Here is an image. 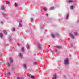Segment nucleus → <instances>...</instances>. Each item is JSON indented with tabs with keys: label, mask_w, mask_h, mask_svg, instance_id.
<instances>
[{
	"label": "nucleus",
	"mask_w": 79,
	"mask_h": 79,
	"mask_svg": "<svg viewBox=\"0 0 79 79\" xmlns=\"http://www.w3.org/2000/svg\"><path fill=\"white\" fill-rule=\"evenodd\" d=\"M21 50H22V51H24V47L22 48Z\"/></svg>",
	"instance_id": "nucleus-23"
},
{
	"label": "nucleus",
	"mask_w": 79,
	"mask_h": 79,
	"mask_svg": "<svg viewBox=\"0 0 79 79\" xmlns=\"http://www.w3.org/2000/svg\"><path fill=\"white\" fill-rule=\"evenodd\" d=\"M17 45H19V44H17Z\"/></svg>",
	"instance_id": "nucleus-33"
},
{
	"label": "nucleus",
	"mask_w": 79,
	"mask_h": 79,
	"mask_svg": "<svg viewBox=\"0 0 79 79\" xmlns=\"http://www.w3.org/2000/svg\"><path fill=\"white\" fill-rule=\"evenodd\" d=\"M0 9L1 10H5V7L3 6H1Z\"/></svg>",
	"instance_id": "nucleus-2"
},
{
	"label": "nucleus",
	"mask_w": 79,
	"mask_h": 79,
	"mask_svg": "<svg viewBox=\"0 0 79 79\" xmlns=\"http://www.w3.org/2000/svg\"><path fill=\"white\" fill-rule=\"evenodd\" d=\"M6 4H9V3H10V2H9V1H6Z\"/></svg>",
	"instance_id": "nucleus-19"
},
{
	"label": "nucleus",
	"mask_w": 79,
	"mask_h": 79,
	"mask_svg": "<svg viewBox=\"0 0 79 79\" xmlns=\"http://www.w3.org/2000/svg\"><path fill=\"white\" fill-rule=\"evenodd\" d=\"M30 19L31 20V21H33V19L31 18Z\"/></svg>",
	"instance_id": "nucleus-25"
},
{
	"label": "nucleus",
	"mask_w": 79,
	"mask_h": 79,
	"mask_svg": "<svg viewBox=\"0 0 79 79\" xmlns=\"http://www.w3.org/2000/svg\"><path fill=\"white\" fill-rule=\"evenodd\" d=\"M23 66L24 68H26V65L25 64H23Z\"/></svg>",
	"instance_id": "nucleus-22"
},
{
	"label": "nucleus",
	"mask_w": 79,
	"mask_h": 79,
	"mask_svg": "<svg viewBox=\"0 0 79 79\" xmlns=\"http://www.w3.org/2000/svg\"><path fill=\"white\" fill-rule=\"evenodd\" d=\"M77 33L76 32H75L74 33V35H77Z\"/></svg>",
	"instance_id": "nucleus-14"
},
{
	"label": "nucleus",
	"mask_w": 79,
	"mask_h": 79,
	"mask_svg": "<svg viewBox=\"0 0 79 79\" xmlns=\"http://www.w3.org/2000/svg\"><path fill=\"white\" fill-rule=\"evenodd\" d=\"M64 64H68V59H66L64 61Z\"/></svg>",
	"instance_id": "nucleus-1"
},
{
	"label": "nucleus",
	"mask_w": 79,
	"mask_h": 79,
	"mask_svg": "<svg viewBox=\"0 0 79 79\" xmlns=\"http://www.w3.org/2000/svg\"><path fill=\"white\" fill-rule=\"evenodd\" d=\"M9 65H10V64H8Z\"/></svg>",
	"instance_id": "nucleus-35"
},
{
	"label": "nucleus",
	"mask_w": 79,
	"mask_h": 79,
	"mask_svg": "<svg viewBox=\"0 0 79 79\" xmlns=\"http://www.w3.org/2000/svg\"><path fill=\"white\" fill-rule=\"evenodd\" d=\"M1 24H2L3 23V22H1Z\"/></svg>",
	"instance_id": "nucleus-31"
},
{
	"label": "nucleus",
	"mask_w": 79,
	"mask_h": 79,
	"mask_svg": "<svg viewBox=\"0 0 79 79\" xmlns=\"http://www.w3.org/2000/svg\"><path fill=\"white\" fill-rule=\"evenodd\" d=\"M15 7H17V6H18V5H17V4L15 3Z\"/></svg>",
	"instance_id": "nucleus-18"
},
{
	"label": "nucleus",
	"mask_w": 79,
	"mask_h": 79,
	"mask_svg": "<svg viewBox=\"0 0 79 79\" xmlns=\"http://www.w3.org/2000/svg\"><path fill=\"white\" fill-rule=\"evenodd\" d=\"M37 44L38 45V48H41V45L40 44V43H38Z\"/></svg>",
	"instance_id": "nucleus-3"
},
{
	"label": "nucleus",
	"mask_w": 79,
	"mask_h": 79,
	"mask_svg": "<svg viewBox=\"0 0 79 79\" xmlns=\"http://www.w3.org/2000/svg\"><path fill=\"white\" fill-rule=\"evenodd\" d=\"M10 63H12V62H13V60L12 59V58H10Z\"/></svg>",
	"instance_id": "nucleus-5"
},
{
	"label": "nucleus",
	"mask_w": 79,
	"mask_h": 79,
	"mask_svg": "<svg viewBox=\"0 0 79 79\" xmlns=\"http://www.w3.org/2000/svg\"><path fill=\"white\" fill-rule=\"evenodd\" d=\"M4 34H7V33L6 32V31L4 30Z\"/></svg>",
	"instance_id": "nucleus-15"
},
{
	"label": "nucleus",
	"mask_w": 79,
	"mask_h": 79,
	"mask_svg": "<svg viewBox=\"0 0 79 79\" xmlns=\"http://www.w3.org/2000/svg\"><path fill=\"white\" fill-rule=\"evenodd\" d=\"M15 28H13V31H15Z\"/></svg>",
	"instance_id": "nucleus-30"
},
{
	"label": "nucleus",
	"mask_w": 79,
	"mask_h": 79,
	"mask_svg": "<svg viewBox=\"0 0 79 79\" xmlns=\"http://www.w3.org/2000/svg\"><path fill=\"white\" fill-rule=\"evenodd\" d=\"M19 27H21V26H22V25L21 23H20L19 25Z\"/></svg>",
	"instance_id": "nucleus-20"
},
{
	"label": "nucleus",
	"mask_w": 79,
	"mask_h": 79,
	"mask_svg": "<svg viewBox=\"0 0 79 79\" xmlns=\"http://www.w3.org/2000/svg\"><path fill=\"white\" fill-rule=\"evenodd\" d=\"M61 47L60 46H56V48H60Z\"/></svg>",
	"instance_id": "nucleus-7"
},
{
	"label": "nucleus",
	"mask_w": 79,
	"mask_h": 79,
	"mask_svg": "<svg viewBox=\"0 0 79 79\" xmlns=\"http://www.w3.org/2000/svg\"><path fill=\"white\" fill-rule=\"evenodd\" d=\"M68 16H69V14H67L66 17V19H68Z\"/></svg>",
	"instance_id": "nucleus-13"
},
{
	"label": "nucleus",
	"mask_w": 79,
	"mask_h": 79,
	"mask_svg": "<svg viewBox=\"0 0 79 79\" xmlns=\"http://www.w3.org/2000/svg\"><path fill=\"white\" fill-rule=\"evenodd\" d=\"M51 36H52L53 38H54V37H55V35L53 34H51Z\"/></svg>",
	"instance_id": "nucleus-11"
},
{
	"label": "nucleus",
	"mask_w": 79,
	"mask_h": 79,
	"mask_svg": "<svg viewBox=\"0 0 79 79\" xmlns=\"http://www.w3.org/2000/svg\"><path fill=\"white\" fill-rule=\"evenodd\" d=\"M47 8H44L43 9V10H44V11H47Z\"/></svg>",
	"instance_id": "nucleus-8"
},
{
	"label": "nucleus",
	"mask_w": 79,
	"mask_h": 79,
	"mask_svg": "<svg viewBox=\"0 0 79 79\" xmlns=\"http://www.w3.org/2000/svg\"><path fill=\"white\" fill-rule=\"evenodd\" d=\"M73 2V1L72 0H69L68 1V3H70Z\"/></svg>",
	"instance_id": "nucleus-12"
},
{
	"label": "nucleus",
	"mask_w": 79,
	"mask_h": 79,
	"mask_svg": "<svg viewBox=\"0 0 79 79\" xmlns=\"http://www.w3.org/2000/svg\"><path fill=\"white\" fill-rule=\"evenodd\" d=\"M70 9H71V10H73V6H71Z\"/></svg>",
	"instance_id": "nucleus-17"
},
{
	"label": "nucleus",
	"mask_w": 79,
	"mask_h": 79,
	"mask_svg": "<svg viewBox=\"0 0 79 79\" xmlns=\"http://www.w3.org/2000/svg\"><path fill=\"white\" fill-rule=\"evenodd\" d=\"M56 74H55L54 75V76L52 79H56Z\"/></svg>",
	"instance_id": "nucleus-4"
},
{
	"label": "nucleus",
	"mask_w": 79,
	"mask_h": 79,
	"mask_svg": "<svg viewBox=\"0 0 79 79\" xmlns=\"http://www.w3.org/2000/svg\"><path fill=\"white\" fill-rule=\"evenodd\" d=\"M3 37V34L2 33L0 34V37Z\"/></svg>",
	"instance_id": "nucleus-9"
},
{
	"label": "nucleus",
	"mask_w": 79,
	"mask_h": 79,
	"mask_svg": "<svg viewBox=\"0 0 79 79\" xmlns=\"http://www.w3.org/2000/svg\"><path fill=\"white\" fill-rule=\"evenodd\" d=\"M17 79H20V78L19 77H18L17 78Z\"/></svg>",
	"instance_id": "nucleus-29"
},
{
	"label": "nucleus",
	"mask_w": 79,
	"mask_h": 79,
	"mask_svg": "<svg viewBox=\"0 0 79 79\" xmlns=\"http://www.w3.org/2000/svg\"><path fill=\"white\" fill-rule=\"evenodd\" d=\"M19 55L20 56V57H21V53H19Z\"/></svg>",
	"instance_id": "nucleus-27"
},
{
	"label": "nucleus",
	"mask_w": 79,
	"mask_h": 79,
	"mask_svg": "<svg viewBox=\"0 0 79 79\" xmlns=\"http://www.w3.org/2000/svg\"><path fill=\"white\" fill-rule=\"evenodd\" d=\"M7 74L8 76H9L10 75V72L8 73H7Z\"/></svg>",
	"instance_id": "nucleus-10"
},
{
	"label": "nucleus",
	"mask_w": 79,
	"mask_h": 79,
	"mask_svg": "<svg viewBox=\"0 0 79 79\" xmlns=\"http://www.w3.org/2000/svg\"><path fill=\"white\" fill-rule=\"evenodd\" d=\"M34 64H37V62H34Z\"/></svg>",
	"instance_id": "nucleus-28"
},
{
	"label": "nucleus",
	"mask_w": 79,
	"mask_h": 79,
	"mask_svg": "<svg viewBox=\"0 0 79 79\" xmlns=\"http://www.w3.org/2000/svg\"><path fill=\"white\" fill-rule=\"evenodd\" d=\"M31 79H34V77L32 76H31Z\"/></svg>",
	"instance_id": "nucleus-16"
},
{
	"label": "nucleus",
	"mask_w": 79,
	"mask_h": 79,
	"mask_svg": "<svg viewBox=\"0 0 79 79\" xmlns=\"http://www.w3.org/2000/svg\"><path fill=\"white\" fill-rule=\"evenodd\" d=\"M20 79H24V78H20Z\"/></svg>",
	"instance_id": "nucleus-32"
},
{
	"label": "nucleus",
	"mask_w": 79,
	"mask_h": 79,
	"mask_svg": "<svg viewBox=\"0 0 79 79\" xmlns=\"http://www.w3.org/2000/svg\"><path fill=\"white\" fill-rule=\"evenodd\" d=\"M30 76V75H27V76Z\"/></svg>",
	"instance_id": "nucleus-34"
},
{
	"label": "nucleus",
	"mask_w": 79,
	"mask_h": 79,
	"mask_svg": "<svg viewBox=\"0 0 79 79\" xmlns=\"http://www.w3.org/2000/svg\"><path fill=\"white\" fill-rule=\"evenodd\" d=\"M70 36L71 39H74V36L73 35H71Z\"/></svg>",
	"instance_id": "nucleus-6"
},
{
	"label": "nucleus",
	"mask_w": 79,
	"mask_h": 79,
	"mask_svg": "<svg viewBox=\"0 0 79 79\" xmlns=\"http://www.w3.org/2000/svg\"><path fill=\"white\" fill-rule=\"evenodd\" d=\"M54 9V7H52L50 8V10H53Z\"/></svg>",
	"instance_id": "nucleus-24"
},
{
	"label": "nucleus",
	"mask_w": 79,
	"mask_h": 79,
	"mask_svg": "<svg viewBox=\"0 0 79 79\" xmlns=\"http://www.w3.org/2000/svg\"><path fill=\"white\" fill-rule=\"evenodd\" d=\"M27 48H29V46L28 45H27Z\"/></svg>",
	"instance_id": "nucleus-21"
},
{
	"label": "nucleus",
	"mask_w": 79,
	"mask_h": 79,
	"mask_svg": "<svg viewBox=\"0 0 79 79\" xmlns=\"http://www.w3.org/2000/svg\"><path fill=\"white\" fill-rule=\"evenodd\" d=\"M46 16L48 17V14L47 13H46Z\"/></svg>",
	"instance_id": "nucleus-26"
}]
</instances>
